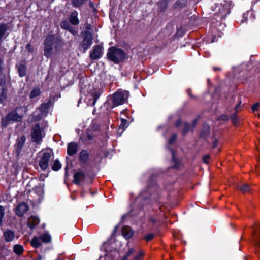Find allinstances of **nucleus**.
Listing matches in <instances>:
<instances>
[{
    "mask_svg": "<svg viewBox=\"0 0 260 260\" xmlns=\"http://www.w3.org/2000/svg\"><path fill=\"white\" fill-rule=\"evenodd\" d=\"M128 95L129 93L127 91L118 90L109 96L108 103L111 108L122 105L127 102Z\"/></svg>",
    "mask_w": 260,
    "mask_h": 260,
    "instance_id": "f257e3e1",
    "label": "nucleus"
},
{
    "mask_svg": "<svg viewBox=\"0 0 260 260\" xmlns=\"http://www.w3.org/2000/svg\"><path fill=\"white\" fill-rule=\"evenodd\" d=\"M107 58L114 63L118 64L127 59L126 53L121 49L111 47L108 49Z\"/></svg>",
    "mask_w": 260,
    "mask_h": 260,
    "instance_id": "f03ea898",
    "label": "nucleus"
},
{
    "mask_svg": "<svg viewBox=\"0 0 260 260\" xmlns=\"http://www.w3.org/2000/svg\"><path fill=\"white\" fill-rule=\"evenodd\" d=\"M20 108L17 107L9 112L5 117L1 119V125L3 127H6L10 123L15 122H21L23 116L19 115L17 111Z\"/></svg>",
    "mask_w": 260,
    "mask_h": 260,
    "instance_id": "7ed1b4c3",
    "label": "nucleus"
},
{
    "mask_svg": "<svg viewBox=\"0 0 260 260\" xmlns=\"http://www.w3.org/2000/svg\"><path fill=\"white\" fill-rule=\"evenodd\" d=\"M45 125L44 123H38L35 124L31 128V138L33 142L36 143L37 144H40L42 141L43 137L44 136L45 134L44 129Z\"/></svg>",
    "mask_w": 260,
    "mask_h": 260,
    "instance_id": "20e7f679",
    "label": "nucleus"
},
{
    "mask_svg": "<svg viewBox=\"0 0 260 260\" xmlns=\"http://www.w3.org/2000/svg\"><path fill=\"white\" fill-rule=\"evenodd\" d=\"M55 40L56 41H61L60 37H55L54 34H48L44 40L43 43L44 55L48 58L50 57L52 55L53 43Z\"/></svg>",
    "mask_w": 260,
    "mask_h": 260,
    "instance_id": "39448f33",
    "label": "nucleus"
},
{
    "mask_svg": "<svg viewBox=\"0 0 260 260\" xmlns=\"http://www.w3.org/2000/svg\"><path fill=\"white\" fill-rule=\"evenodd\" d=\"M80 37L82 39L79 44V49L80 51L85 53L92 44L93 34L86 31H82L80 32Z\"/></svg>",
    "mask_w": 260,
    "mask_h": 260,
    "instance_id": "423d86ee",
    "label": "nucleus"
},
{
    "mask_svg": "<svg viewBox=\"0 0 260 260\" xmlns=\"http://www.w3.org/2000/svg\"><path fill=\"white\" fill-rule=\"evenodd\" d=\"M29 209V207L28 205L22 202L17 205L14 211L17 216L22 217L27 212Z\"/></svg>",
    "mask_w": 260,
    "mask_h": 260,
    "instance_id": "0eeeda50",
    "label": "nucleus"
},
{
    "mask_svg": "<svg viewBox=\"0 0 260 260\" xmlns=\"http://www.w3.org/2000/svg\"><path fill=\"white\" fill-rule=\"evenodd\" d=\"M52 155L49 152H44L42 154V156L39 161V164L43 170H45L47 169L49 162L52 159Z\"/></svg>",
    "mask_w": 260,
    "mask_h": 260,
    "instance_id": "6e6552de",
    "label": "nucleus"
},
{
    "mask_svg": "<svg viewBox=\"0 0 260 260\" xmlns=\"http://www.w3.org/2000/svg\"><path fill=\"white\" fill-rule=\"evenodd\" d=\"M102 92V90L100 88L93 89L90 94L91 98L88 100L87 105L91 106H94Z\"/></svg>",
    "mask_w": 260,
    "mask_h": 260,
    "instance_id": "1a4fd4ad",
    "label": "nucleus"
},
{
    "mask_svg": "<svg viewBox=\"0 0 260 260\" xmlns=\"http://www.w3.org/2000/svg\"><path fill=\"white\" fill-rule=\"evenodd\" d=\"M103 47L100 45L94 46L90 53V57L93 59H98L101 57Z\"/></svg>",
    "mask_w": 260,
    "mask_h": 260,
    "instance_id": "9d476101",
    "label": "nucleus"
},
{
    "mask_svg": "<svg viewBox=\"0 0 260 260\" xmlns=\"http://www.w3.org/2000/svg\"><path fill=\"white\" fill-rule=\"evenodd\" d=\"M25 141L26 137L25 135H22L17 138L16 143L15 145V148L16 149V152L18 155H19L21 152Z\"/></svg>",
    "mask_w": 260,
    "mask_h": 260,
    "instance_id": "9b49d317",
    "label": "nucleus"
},
{
    "mask_svg": "<svg viewBox=\"0 0 260 260\" xmlns=\"http://www.w3.org/2000/svg\"><path fill=\"white\" fill-rule=\"evenodd\" d=\"M52 104V102L50 100L47 103L42 104L38 109L42 115L46 116L49 112V108Z\"/></svg>",
    "mask_w": 260,
    "mask_h": 260,
    "instance_id": "f8f14e48",
    "label": "nucleus"
},
{
    "mask_svg": "<svg viewBox=\"0 0 260 260\" xmlns=\"http://www.w3.org/2000/svg\"><path fill=\"white\" fill-rule=\"evenodd\" d=\"M79 148L77 143L72 142L68 144L67 154L70 156H73L77 153Z\"/></svg>",
    "mask_w": 260,
    "mask_h": 260,
    "instance_id": "ddd939ff",
    "label": "nucleus"
},
{
    "mask_svg": "<svg viewBox=\"0 0 260 260\" xmlns=\"http://www.w3.org/2000/svg\"><path fill=\"white\" fill-rule=\"evenodd\" d=\"M187 0H177L172 6L171 8L172 10H180L185 8L188 4Z\"/></svg>",
    "mask_w": 260,
    "mask_h": 260,
    "instance_id": "4468645a",
    "label": "nucleus"
},
{
    "mask_svg": "<svg viewBox=\"0 0 260 260\" xmlns=\"http://www.w3.org/2000/svg\"><path fill=\"white\" fill-rule=\"evenodd\" d=\"M26 61L23 60L21 61L19 64H16L19 76L20 77H24L26 74Z\"/></svg>",
    "mask_w": 260,
    "mask_h": 260,
    "instance_id": "2eb2a0df",
    "label": "nucleus"
},
{
    "mask_svg": "<svg viewBox=\"0 0 260 260\" xmlns=\"http://www.w3.org/2000/svg\"><path fill=\"white\" fill-rule=\"evenodd\" d=\"M3 236L4 238L5 241L7 243H9L12 242L14 239L15 234L13 231L10 229H7L4 232Z\"/></svg>",
    "mask_w": 260,
    "mask_h": 260,
    "instance_id": "dca6fc26",
    "label": "nucleus"
},
{
    "mask_svg": "<svg viewBox=\"0 0 260 260\" xmlns=\"http://www.w3.org/2000/svg\"><path fill=\"white\" fill-rule=\"evenodd\" d=\"M78 13L76 10L71 12L69 16V21L73 25H78L79 24V20L78 18Z\"/></svg>",
    "mask_w": 260,
    "mask_h": 260,
    "instance_id": "f3484780",
    "label": "nucleus"
},
{
    "mask_svg": "<svg viewBox=\"0 0 260 260\" xmlns=\"http://www.w3.org/2000/svg\"><path fill=\"white\" fill-rule=\"evenodd\" d=\"M85 174L82 172H77L74 175L73 182L77 185H79L81 181L85 179Z\"/></svg>",
    "mask_w": 260,
    "mask_h": 260,
    "instance_id": "a211bd4d",
    "label": "nucleus"
},
{
    "mask_svg": "<svg viewBox=\"0 0 260 260\" xmlns=\"http://www.w3.org/2000/svg\"><path fill=\"white\" fill-rule=\"evenodd\" d=\"M89 157V154L87 150H82L79 155V160L82 164H85L87 162Z\"/></svg>",
    "mask_w": 260,
    "mask_h": 260,
    "instance_id": "6ab92c4d",
    "label": "nucleus"
},
{
    "mask_svg": "<svg viewBox=\"0 0 260 260\" xmlns=\"http://www.w3.org/2000/svg\"><path fill=\"white\" fill-rule=\"evenodd\" d=\"M121 233L123 236L127 239L131 238L134 234L131 227L128 226H124L122 228Z\"/></svg>",
    "mask_w": 260,
    "mask_h": 260,
    "instance_id": "aec40b11",
    "label": "nucleus"
},
{
    "mask_svg": "<svg viewBox=\"0 0 260 260\" xmlns=\"http://www.w3.org/2000/svg\"><path fill=\"white\" fill-rule=\"evenodd\" d=\"M40 220L38 217L36 216H31L28 219V226L31 229H33L35 226L39 223Z\"/></svg>",
    "mask_w": 260,
    "mask_h": 260,
    "instance_id": "412c9836",
    "label": "nucleus"
},
{
    "mask_svg": "<svg viewBox=\"0 0 260 260\" xmlns=\"http://www.w3.org/2000/svg\"><path fill=\"white\" fill-rule=\"evenodd\" d=\"M210 127L209 125L204 124L200 133V137L202 139H206L209 135Z\"/></svg>",
    "mask_w": 260,
    "mask_h": 260,
    "instance_id": "4be33fe9",
    "label": "nucleus"
},
{
    "mask_svg": "<svg viewBox=\"0 0 260 260\" xmlns=\"http://www.w3.org/2000/svg\"><path fill=\"white\" fill-rule=\"evenodd\" d=\"M128 126V121L124 119H121V123L117 129V133L120 135L123 133L124 129Z\"/></svg>",
    "mask_w": 260,
    "mask_h": 260,
    "instance_id": "5701e85b",
    "label": "nucleus"
},
{
    "mask_svg": "<svg viewBox=\"0 0 260 260\" xmlns=\"http://www.w3.org/2000/svg\"><path fill=\"white\" fill-rule=\"evenodd\" d=\"M9 25L7 23H3L0 24V42L2 41L5 34L9 29Z\"/></svg>",
    "mask_w": 260,
    "mask_h": 260,
    "instance_id": "b1692460",
    "label": "nucleus"
},
{
    "mask_svg": "<svg viewBox=\"0 0 260 260\" xmlns=\"http://www.w3.org/2000/svg\"><path fill=\"white\" fill-rule=\"evenodd\" d=\"M257 230L259 231H255L254 232V240L256 246L260 249V229L259 228H257Z\"/></svg>",
    "mask_w": 260,
    "mask_h": 260,
    "instance_id": "393cba45",
    "label": "nucleus"
},
{
    "mask_svg": "<svg viewBox=\"0 0 260 260\" xmlns=\"http://www.w3.org/2000/svg\"><path fill=\"white\" fill-rule=\"evenodd\" d=\"M89 0H71V4L75 8H80L86 4Z\"/></svg>",
    "mask_w": 260,
    "mask_h": 260,
    "instance_id": "a878e982",
    "label": "nucleus"
},
{
    "mask_svg": "<svg viewBox=\"0 0 260 260\" xmlns=\"http://www.w3.org/2000/svg\"><path fill=\"white\" fill-rule=\"evenodd\" d=\"M40 239L44 243H48L51 242V237L48 233L46 232L40 236Z\"/></svg>",
    "mask_w": 260,
    "mask_h": 260,
    "instance_id": "bb28decb",
    "label": "nucleus"
},
{
    "mask_svg": "<svg viewBox=\"0 0 260 260\" xmlns=\"http://www.w3.org/2000/svg\"><path fill=\"white\" fill-rule=\"evenodd\" d=\"M13 251L17 255H20L23 253V247L20 244L15 245L13 247Z\"/></svg>",
    "mask_w": 260,
    "mask_h": 260,
    "instance_id": "cd10ccee",
    "label": "nucleus"
},
{
    "mask_svg": "<svg viewBox=\"0 0 260 260\" xmlns=\"http://www.w3.org/2000/svg\"><path fill=\"white\" fill-rule=\"evenodd\" d=\"M170 0H160L158 2V6L159 7L160 11L161 12H164L168 7V4Z\"/></svg>",
    "mask_w": 260,
    "mask_h": 260,
    "instance_id": "c85d7f7f",
    "label": "nucleus"
},
{
    "mask_svg": "<svg viewBox=\"0 0 260 260\" xmlns=\"http://www.w3.org/2000/svg\"><path fill=\"white\" fill-rule=\"evenodd\" d=\"M238 187L243 193L249 192L251 191V187L247 183L239 185Z\"/></svg>",
    "mask_w": 260,
    "mask_h": 260,
    "instance_id": "c756f323",
    "label": "nucleus"
},
{
    "mask_svg": "<svg viewBox=\"0 0 260 260\" xmlns=\"http://www.w3.org/2000/svg\"><path fill=\"white\" fill-rule=\"evenodd\" d=\"M7 90L5 87H2V91L0 94V103H3L7 98Z\"/></svg>",
    "mask_w": 260,
    "mask_h": 260,
    "instance_id": "7c9ffc66",
    "label": "nucleus"
},
{
    "mask_svg": "<svg viewBox=\"0 0 260 260\" xmlns=\"http://www.w3.org/2000/svg\"><path fill=\"white\" fill-rule=\"evenodd\" d=\"M183 127L182 130V135L185 136L186 135V134L187 133H188L189 132V131H190V130L192 131V128H191V126L189 124V123L187 122H184L183 123Z\"/></svg>",
    "mask_w": 260,
    "mask_h": 260,
    "instance_id": "2f4dec72",
    "label": "nucleus"
},
{
    "mask_svg": "<svg viewBox=\"0 0 260 260\" xmlns=\"http://www.w3.org/2000/svg\"><path fill=\"white\" fill-rule=\"evenodd\" d=\"M41 94V90L39 88H35L31 91L29 97L33 99L39 96Z\"/></svg>",
    "mask_w": 260,
    "mask_h": 260,
    "instance_id": "473e14b6",
    "label": "nucleus"
},
{
    "mask_svg": "<svg viewBox=\"0 0 260 260\" xmlns=\"http://www.w3.org/2000/svg\"><path fill=\"white\" fill-rule=\"evenodd\" d=\"M30 243L31 245L34 248H38L41 245L40 239H39L36 237H35L32 238Z\"/></svg>",
    "mask_w": 260,
    "mask_h": 260,
    "instance_id": "72a5a7b5",
    "label": "nucleus"
},
{
    "mask_svg": "<svg viewBox=\"0 0 260 260\" xmlns=\"http://www.w3.org/2000/svg\"><path fill=\"white\" fill-rule=\"evenodd\" d=\"M60 26L61 28L67 30L71 26V24L69 21L62 20L60 23Z\"/></svg>",
    "mask_w": 260,
    "mask_h": 260,
    "instance_id": "f704fd0d",
    "label": "nucleus"
},
{
    "mask_svg": "<svg viewBox=\"0 0 260 260\" xmlns=\"http://www.w3.org/2000/svg\"><path fill=\"white\" fill-rule=\"evenodd\" d=\"M5 216V208L0 205V227L3 225V219Z\"/></svg>",
    "mask_w": 260,
    "mask_h": 260,
    "instance_id": "c9c22d12",
    "label": "nucleus"
},
{
    "mask_svg": "<svg viewBox=\"0 0 260 260\" xmlns=\"http://www.w3.org/2000/svg\"><path fill=\"white\" fill-rule=\"evenodd\" d=\"M61 167V164L59 161L58 160H56L54 161L53 164L52 165L51 168L54 171H58L59 170Z\"/></svg>",
    "mask_w": 260,
    "mask_h": 260,
    "instance_id": "e433bc0d",
    "label": "nucleus"
},
{
    "mask_svg": "<svg viewBox=\"0 0 260 260\" xmlns=\"http://www.w3.org/2000/svg\"><path fill=\"white\" fill-rule=\"evenodd\" d=\"M44 117H45V116L42 115L41 112H39V113L37 114L34 113L32 116V119L34 121H40L42 118Z\"/></svg>",
    "mask_w": 260,
    "mask_h": 260,
    "instance_id": "4c0bfd02",
    "label": "nucleus"
},
{
    "mask_svg": "<svg viewBox=\"0 0 260 260\" xmlns=\"http://www.w3.org/2000/svg\"><path fill=\"white\" fill-rule=\"evenodd\" d=\"M177 136L176 134H173L169 139L168 143L169 145H173L176 141Z\"/></svg>",
    "mask_w": 260,
    "mask_h": 260,
    "instance_id": "58836bf2",
    "label": "nucleus"
},
{
    "mask_svg": "<svg viewBox=\"0 0 260 260\" xmlns=\"http://www.w3.org/2000/svg\"><path fill=\"white\" fill-rule=\"evenodd\" d=\"M231 120L232 121L233 124L234 125H236L238 124V117H237V116L236 112L233 113L231 115Z\"/></svg>",
    "mask_w": 260,
    "mask_h": 260,
    "instance_id": "ea45409f",
    "label": "nucleus"
},
{
    "mask_svg": "<svg viewBox=\"0 0 260 260\" xmlns=\"http://www.w3.org/2000/svg\"><path fill=\"white\" fill-rule=\"evenodd\" d=\"M155 237V235L153 233H150L144 237V239L147 241L149 242L152 240Z\"/></svg>",
    "mask_w": 260,
    "mask_h": 260,
    "instance_id": "a19ab883",
    "label": "nucleus"
},
{
    "mask_svg": "<svg viewBox=\"0 0 260 260\" xmlns=\"http://www.w3.org/2000/svg\"><path fill=\"white\" fill-rule=\"evenodd\" d=\"M67 30L74 36H76L78 34V30L72 25Z\"/></svg>",
    "mask_w": 260,
    "mask_h": 260,
    "instance_id": "79ce46f5",
    "label": "nucleus"
},
{
    "mask_svg": "<svg viewBox=\"0 0 260 260\" xmlns=\"http://www.w3.org/2000/svg\"><path fill=\"white\" fill-rule=\"evenodd\" d=\"M219 142L217 139H215L212 144V149H215L218 147V146L219 145Z\"/></svg>",
    "mask_w": 260,
    "mask_h": 260,
    "instance_id": "37998d69",
    "label": "nucleus"
},
{
    "mask_svg": "<svg viewBox=\"0 0 260 260\" xmlns=\"http://www.w3.org/2000/svg\"><path fill=\"white\" fill-rule=\"evenodd\" d=\"M260 107V104L259 103H256L252 106L251 110L253 112L257 111Z\"/></svg>",
    "mask_w": 260,
    "mask_h": 260,
    "instance_id": "c03bdc74",
    "label": "nucleus"
},
{
    "mask_svg": "<svg viewBox=\"0 0 260 260\" xmlns=\"http://www.w3.org/2000/svg\"><path fill=\"white\" fill-rule=\"evenodd\" d=\"M87 2L89 3V7L93 9V12H96L97 11V10L95 7L94 3L91 0H89Z\"/></svg>",
    "mask_w": 260,
    "mask_h": 260,
    "instance_id": "a18cd8bd",
    "label": "nucleus"
},
{
    "mask_svg": "<svg viewBox=\"0 0 260 260\" xmlns=\"http://www.w3.org/2000/svg\"><path fill=\"white\" fill-rule=\"evenodd\" d=\"M25 48H26V49L28 51V52H29L30 53L33 52L34 48L30 44H29V43L27 44L26 45Z\"/></svg>",
    "mask_w": 260,
    "mask_h": 260,
    "instance_id": "49530a36",
    "label": "nucleus"
},
{
    "mask_svg": "<svg viewBox=\"0 0 260 260\" xmlns=\"http://www.w3.org/2000/svg\"><path fill=\"white\" fill-rule=\"evenodd\" d=\"M219 120L224 121H227L229 120V117L226 115H221L219 117Z\"/></svg>",
    "mask_w": 260,
    "mask_h": 260,
    "instance_id": "de8ad7c7",
    "label": "nucleus"
},
{
    "mask_svg": "<svg viewBox=\"0 0 260 260\" xmlns=\"http://www.w3.org/2000/svg\"><path fill=\"white\" fill-rule=\"evenodd\" d=\"M94 136L89 133H87L86 134V140L88 141H92Z\"/></svg>",
    "mask_w": 260,
    "mask_h": 260,
    "instance_id": "09e8293b",
    "label": "nucleus"
},
{
    "mask_svg": "<svg viewBox=\"0 0 260 260\" xmlns=\"http://www.w3.org/2000/svg\"><path fill=\"white\" fill-rule=\"evenodd\" d=\"M91 27L92 26L90 24L86 23L85 24V30L84 31H86L88 32H91L89 30L91 29Z\"/></svg>",
    "mask_w": 260,
    "mask_h": 260,
    "instance_id": "8fccbe9b",
    "label": "nucleus"
},
{
    "mask_svg": "<svg viewBox=\"0 0 260 260\" xmlns=\"http://www.w3.org/2000/svg\"><path fill=\"white\" fill-rule=\"evenodd\" d=\"M143 257V253H139L138 255L134 257V260H141Z\"/></svg>",
    "mask_w": 260,
    "mask_h": 260,
    "instance_id": "3c124183",
    "label": "nucleus"
},
{
    "mask_svg": "<svg viewBox=\"0 0 260 260\" xmlns=\"http://www.w3.org/2000/svg\"><path fill=\"white\" fill-rule=\"evenodd\" d=\"M134 250L133 248H130L128 249L127 253L125 254L126 256H127V257L130 256L132 254H133L134 253Z\"/></svg>",
    "mask_w": 260,
    "mask_h": 260,
    "instance_id": "603ef678",
    "label": "nucleus"
},
{
    "mask_svg": "<svg viewBox=\"0 0 260 260\" xmlns=\"http://www.w3.org/2000/svg\"><path fill=\"white\" fill-rule=\"evenodd\" d=\"M209 158H210V156L209 155H206L203 156V162H204L205 163H208V160L209 159Z\"/></svg>",
    "mask_w": 260,
    "mask_h": 260,
    "instance_id": "864d4df0",
    "label": "nucleus"
},
{
    "mask_svg": "<svg viewBox=\"0 0 260 260\" xmlns=\"http://www.w3.org/2000/svg\"><path fill=\"white\" fill-rule=\"evenodd\" d=\"M182 124V121H181V119H178L176 121V123H175V126L176 127H179L181 126V125Z\"/></svg>",
    "mask_w": 260,
    "mask_h": 260,
    "instance_id": "5fc2aeb1",
    "label": "nucleus"
},
{
    "mask_svg": "<svg viewBox=\"0 0 260 260\" xmlns=\"http://www.w3.org/2000/svg\"><path fill=\"white\" fill-rule=\"evenodd\" d=\"M197 121L198 120L197 119H194L193 121H192V125H191V128H192V131L193 130V128L195 127V126H196L197 125Z\"/></svg>",
    "mask_w": 260,
    "mask_h": 260,
    "instance_id": "6e6d98bb",
    "label": "nucleus"
},
{
    "mask_svg": "<svg viewBox=\"0 0 260 260\" xmlns=\"http://www.w3.org/2000/svg\"><path fill=\"white\" fill-rule=\"evenodd\" d=\"M247 14H244L243 15V19L241 20V22L243 23L244 22H246L247 21Z\"/></svg>",
    "mask_w": 260,
    "mask_h": 260,
    "instance_id": "4d7b16f0",
    "label": "nucleus"
},
{
    "mask_svg": "<svg viewBox=\"0 0 260 260\" xmlns=\"http://www.w3.org/2000/svg\"><path fill=\"white\" fill-rule=\"evenodd\" d=\"M3 63V60L0 58V75L3 71V68L2 67V64Z\"/></svg>",
    "mask_w": 260,
    "mask_h": 260,
    "instance_id": "13d9d810",
    "label": "nucleus"
},
{
    "mask_svg": "<svg viewBox=\"0 0 260 260\" xmlns=\"http://www.w3.org/2000/svg\"><path fill=\"white\" fill-rule=\"evenodd\" d=\"M149 221L152 222V223H155L156 222V220L155 219H154L153 218H151L150 219H149Z\"/></svg>",
    "mask_w": 260,
    "mask_h": 260,
    "instance_id": "bf43d9fd",
    "label": "nucleus"
},
{
    "mask_svg": "<svg viewBox=\"0 0 260 260\" xmlns=\"http://www.w3.org/2000/svg\"><path fill=\"white\" fill-rule=\"evenodd\" d=\"M213 70H214V71H220V68H217V67H214V68H213Z\"/></svg>",
    "mask_w": 260,
    "mask_h": 260,
    "instance_id": "052dcab7",
    "label": "nucleus"
},
{
    "mask_svg": "<svg viewBox=\"0 0 260 260\" xmlns=\"http://www.w3.org/2000/svg\"><path fill=\"white\" fill-rule=\"evenodd\" d=\"M128 257L125 255L123 257L121 260H127Z\"/></svg>",
    "mask_w": 260,
    "mask_h": 260,
    "instance_id": "680f3d73",
    "label": "nucleus"
},
{
    "mask_svg": "<svg viewBox=\"0 0 260 260\" xmlns=\"http://www.w3.org/2000/svg\"><path fill=\"white\" fill-rule=\"evenodd\" d=\"M128 257L125 255L123 257L121 260H127Z\"/></svg>",
    "mask_w": 260,
    "mask_h": 260,
    "instance_id": "e2e57ef3",
    "label": "nucleus"
},
{
    "mask_svg": "<svg viewBox=\"0 0 260 260\" xmlns=\"http://www.w3.org/2000/svg\"><path fill=\"white\" fill-rule=\"evenodd\" d=\"M128 257L125 255L123 257L121 260H127Z\"/></svg>",
    "mask_w": 260,
    "mask_h": 260,
    "instance_id": "0e129e2a",
    "label": "nucleus"
},
{
    "mask_svg": "<svg viewBox=\"0 0 260 260\" xmlns=\"http://www.w3.org/2000/svg\"><path fill=\"white\" fill-rule=\"evenodd\" d=\"M67 169H68V166H66V168H65V171H66V172H65V174H66V175H67L68 174V171H67Z\"/></svg>",
    "mask_w": 260,
    "mask_h": 260,
    "instance_id": "69168bd1",
    "label": "nucleus"
},
{
    "mask_svg": "<svg viewBox=\"0 0 260 260\" xmlns=\"http://www.w3.org/2000/svg\"><path fill=\"white\" fill-rule=\"evenodd\" d=\"M241 104V102H240L238 104H237L236 105V106L235 107V110H236L238 108V107H239V106L240 105V104Z\"/></svg>",
    "mask_w": 260,
    "mask_h": 260,
    "instance_id": "338daca9",
    "label": "nucleus"
},
{
    "mask_svg": "<svg viewBox=\"0 0 260 260\" xmlns=\"http://www.w3.org/2000/svg\"><path fill=\"white\" fill-rule=\"evenodd\" d=\"M35 260H41V257L39 256L35 259Z\"/></svg>",
    "mask_w": 260,
    "mask_h": 260,
    "instance_id": "774afa93",
    "label": "nucleus"
}]
</instances>
